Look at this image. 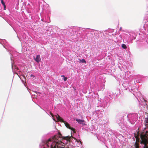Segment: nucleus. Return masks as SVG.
Returning <instances> with one entry per match:
<instances>
[{"label": "nucleus", "instance_id": "1", "mask_svg": "<svg viewBox=\"0 0 148 148\" xmlns=\"http://www.w3.org/2000/svg\"><path fill=\"white\" fill-rule=\"evenodd\" d=\"M56 116L58 121L63 123L67 128L72 130L74 132H75V129L71 127L70 126L69 124L67 122L64 121L63 119L58 114H57L56 115Z\"/></svg>", "mask_w": 148, "mask_h": 148}, {"label": "nucleus", "instance_id": "2", "mask_svg": "<svg viewBox=\"0 0 148 148\" xmlns=\"http://www.w3.org/2000/svg\"><path fill=\"white\" fill-rule=\"evenodd\" d=\"M58 134L59 135H55L53 137H52V139H49L48 140V142H47L46 143V144L48 147H49V146H50L51 147V145L53 143L52 142L51 144H50L49 143V142L58 140V138H59L62 136V134L60 133L59 132Z\"/></svg>", "mask_w": 148, "mask_h": 148}, {"label": "nucleus", "instance_id": "3", "mask_svg": "<svg viewBox=\"0 0 148 148\" xmlns=\"http://www.w3.org/2000/svg\"><path fill=\"white\" fill-rule=\"evenodd\" d=\"M60 144L58 142H56L55 141L53 142V143L51 145V147L50 148H56V147L57 148H59V145Z\"/></svg>", "mask_w": 148, "mask_h": 148}, {"label": "nucleus", "instance_id": "4", "mask_svg": "<svg viewBox=\"0 0 148 148\" xmlns=\"http://www.w3.org/2000/svg\"><path fill=\"white\" fill-rule=\"evenodd\" d=\"M76 121H77L79 124H82L83 126L86 125L85 124L83 123L85 122L84 120H81L79 119H76Z\"/></svg>", "mask_w": 148, "mask_h": 148}, {"label": "nucleus", "instance_id": "5", "mask_svg": "<svg viewBox=\"0 0 148 148\" xmlns=\"http://www.w3.org/2000/svg\"><path fill=\"white\" fill-rule=\"evenodd\" d=\"M34 59L36 62H39L41 60L40 55H37L36 58H34Z\"/></svg>", "mask_w": 148, "mask_h": 148}, {"label": "nucleus", "instance_id": "6", "mask_svg": "<svg viewBox=\"0 0 148 148\" xmlns=\"http://www.w3.org/2000/svg\"><path fill=\"white\" fill-rule=\"evenodd\" d=\"M144 123L145 125L146 126V127L145 129H147L148 127V119L145 118Z\"/></svg>", "mask_w": 148, "mask_h": 148}, {"label": "nucleus", "instance_id": "7", "mask_svg": "<svg viewBox=\"0 0 148 148\" xmlns=\"http://www.w3.org/2000/svg\"><path fill=\"white\" fill-rule=\"evenodd\" d=\"M134 137L135 138L139 137V132H136V133H134Z\"/></svg>", "mask_w": 148, "mask_h": 148}, {"label": "nucleus", "instance_id": "8", "mask_svg": "<svg viewBox=\"0 0 148 148\" xmlns=\"http://www.w3.org/2000/svg\"><path fill=\"white\" fill-rule=\"evenodd\" d=\"M139 143L137 142H136L134 144V146L135 148H139Z\"/></svg>", "mask_w": 148, "mask_h": 148}, {"label": "nucleus", "instance_id": "9", "mask_svg": "<svg viewBox=\"0 0 148 148\" xmlns=\"http://www.w3.org/2000/svg\"><path fill=\"white\" fill-rule=\"evenodd\" d=\"M1 3L3 5L4 8V9H5V8H6V6L5 5V3L4 2L3 0H1Z\"/></svg>", "mask_w": 148, "mask_h": 148}, {"label": "nucleus", "instance_id": "10", "mask_svg": "<svg viewBox=\"0 0 148 148\" xmlns=\"http://www.w3.org/2000/svg\"><path fill=\"white\" fill-rule=\"evenodd\" d=\"M71 138V137L69 136H67L64 137H63V139H64L69 140L70 139V138Z\"/></svg>", "mask_w": 148, "mask_h": 148}, {"label": "nucleus", "instance_id": "11", "mask_svg": "<svg viewBox=\"0 0 148 148\" xmlns=\"http://www.w3.org/2000/svg\"><path fill=\"white\" fill-rule=\"evenodd\" d=\"M122 47L124 49H126L127 48V47L125 44H123L122 45Z\"/></svg>", "mask_w": 148, "mask_h": 148}, {"label": "nucleus", "instance_id": "12", "mask_svg": "<svg viewBox=\"0 0 148 148\" xmlns=\"http://www.w3.org/2000/svg\"><path fill=\"white\" fill-rule=\"evenodd\" d=\"M80 61L82 63H86V61L84 59H82V60H80Z\"/></svg>", "mask_w": 148, "mask_h": 148}, {"label": "nucleus", "instance_id": "13", "mask_svg": "<svg viewBox=\"0 0 148 148\" xmlns=\"http://www.w3.org/2000/svg\"><path fill=\"white\" fill-rule=\"evenodd\" d=\"M61 77H64V81H66L67 80V78L66 77H65L64 75H62Z\"/></svg>", "mask_w": 148, "mask_h": 148}, {"label": "nucleus", "instance_id": "14", "mask_svg": "<svg viewBox=\"0 0 148 148\" xmlns=\"http://www.w3.org/2000/svg\"><path fill=\"white\" fill-rule=\"evenodd\" d=\"M136 138V142H137L138 143H139V137Z\"/></svg>", "mask_w": 148, "mask_h": 148}, {"label": "nucleus", "instance_id": "15", "mask_svg": "<svg viewBox=\"0 0 148 148\" xmlns=\"http://www.w3.org/2000/svg\"><path fill=\"white\" fill-rule=\"evenodd\" d=\"M50 114L52 116H53V114L52 113H51V112H50Z\"/></svg>", "mask_w": 148, "mask_h": 148}, {"label": "nucleus", "instance_id": "16", "mask_svg": "<svg viewBox=\"0 0 148 148\" xmlns=\"http://www.w3.org/2000/svg\"><path fill=\"white\" fill-rule=\"evenodd\" d=\"M60 148H64V147H60Z\"/></svg>", "mask_w": 148, "mask_h": 148}, {"label": "nucleus", "instance_id": "17", "mask_svg": "<svg viewBox=\"0 0 148 148\" xmlns=\"http://www.w3.org/2000/svg\"><path fill=\"white\" fill-rule=\"evenodd\" d=\"M79 141L80 142H81V141L79 140Z\"/></svg>", "mask_w": 148, "mask_h": 148}, {"label": "nucleus", "instance_id": "18", "mask_svg": "<svg viewBox=\"0 0 148 148\" xmlns=\"http://www.w3.org/2000/svg\"><path fill=\"white\" fill-rule=\"evenodd\" d=\"M146 118L147 119H148V117L147 118Z\"/></svg>", "mask_w": 148, "mask_h": 148}]
</instances>
